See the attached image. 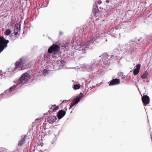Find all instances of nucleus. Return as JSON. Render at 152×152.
Instances as JSON below:
<instances>
[{"label": "nucleus", "instance_id": "obj_1", "mask_svg": "<svg viewBox=\"0 0 152 152\" xmlns=\"http://www.w3.org/2000/svg\"><path fill=\"white\" fill-rule=\"evenodd\" d=\"M27 59L25 58H20L19 61L16 62L14 71L18 72V71L29 68L30 66V64L27 63Z\"/></svg>", "mask_w": 152, "mask_h": 152}, {"label": "nucleus", "instance_id": "obj_2", "mask_svg": "<svg viewBox=\"0 0 152 152\" xmlns=\"http://www.w3.org/2000/svg\"><path fill=\"white\" fill-rule=\"evenodd\" d=\"M104 34L103 31L96 32L94 34L91 35L88 34L89 36L88 38V42H89L90 44H95L96 42V40L99 37H104Z\"/></svg>", "mask_w": 152, "mask_h": 152}, {"label": "nucleus", "instance_id": "obj_3", "mask_svg": "<svg viewBox=\"0 0 152 152\" xmlns=\"http://www.w3.org/2000/svg\"><path fill=\"white\" fill-rule=\"evenodd\" d=\"M89 42H88V40L87 42H83L80 43V42L78 41V40L77 41H76L73 43L72 47H74V48L76 50H85L88 46L90 45ZM85 50L83 51V53L85 52Z\"/></svg>", "mask_w": 152, "mask_h": 152}, {"label": "nucleus", "instance_id": "obj_4", "mask_svg": "<svg viewBox=\"0 0 152 152\" xmlns=\"http://www.w3.org/2000/svg\"><path fill=\"white\" fill-rule=\"evenodd\" d=\"M137 45V43L134 41H130L126 46H127V48L126 50V52L129 54H134L136 51V46Z\"/></svg>", "mask_w": 152, "mask_h": 152}, {"label": "nucleus", "instance_id": "obj_5", "mask_svg": "<svg viewBox=\"0 0 152 152\" xmlns=\"http://www.w3.org/2000/svg\"><path fill=\"white\" fill-rule=\"evenodd\" d=\"M102 56V59L99 61L101 64L104 66H106L109 65L111 61L109 58H108V56L107 54L105 53L102 54L101 56H99V58Z\"/></svg>", "mask_w": 152, "mask_h": 152}, {"label": "nucleus", "instance_id": "obj_6", "mask_svg": "<svg viewBox=\"0 0 152 152\" xmlns=\"http://www.w3.org/2000/svg\"><path fill=\"white\" fill-rule=\"evenodd\" d=\"M15 83L16 84H14L13 86L11 87L9 90L5 91L3 94H1V96H2L4 98L12 94V92L14 90L16 87L19 85L17 81H16Z\"/></svg>", "mask_w": 152, "mask_h": 152}, {"label": "nucleus", "instance_id": "obj_7", "mask_svg": "<svg viewBox=\"0 0 152 152\" xmlns=\"http://www.w3.org/2000/svg\"><path fill=\"white\" fill-rule=\"evenodd\" d=\"M30 75L27 73L23 74L20 77V79L16 81L19 84H24L29 79Z\"/></svg>", "mask_w": 152, "mask_h": 152}, {"label": "nucleus", "instance_id": "obj_8", "mask_svg": "<svg viewBox=\"0 0 152 152\" xmlns=\"http://www.w3.org/2000/svg\"><path fill=\"white\" fill-rule=\"evenodd\" d=\"M97 63L96 61H93L91 64L86 65L85 68L88 72L96 71L97 67Z\"/></svg>", "mask_w": 152, "mask_h": 152}, {"label": "nucleus", "instance_id": "obj_9", "mask_svg": "<svg viewBox=\"0 0 152 152\" xmlns=\"http://www.w3.org/2000/svg\"><path fill=\"white\" fill-rule=\"evenodd\" d=\"M9 42L8 40H6L3 37H0V53L7 47V44Z\"/></svg>", "mask_w": 152, "mask_h": 152}, {"label": "nucleus", "instance_id": "obj_10", "mask_svg": "<svg viewBox=\"0 0 152 152\" xmlns=\"http://www.w3.org/2000/svg\"><path fill=\"white\" fill-rule=\"evenodd\" d=\"M83 96V94L80 93L75 98H74L72 102L71 103L70 105V108L74 106L77 104L82 99Z\"/></svg>", "mask_w": 152, "mask_h": 152}, {"label": "nucleus", "instance_id": "obj_11", "mask_svg": "<svg viewBox=\"0 0 152 152\" xmlns=\"http://www.w3.org/2000/svg\"><path fill=\"white\" fill-rule=\"evenodd\" d=\"M59 50V46L57 45L53 44L48 49V53H55Z\"/></svg>", "mask_w": 152, "mask_h": 152}, {"label": "nucleus", "instance_id": "obj_12", "mask_svg": "<svg viewBox=\"0 0 152 152\" xmlns=\"http://www.w3.org/2000/svg\"><path fill=\"white\" fill-rule=\"evenodd\" d=\"M84 28H77L75 36L77 37H80L83 34H84L85 35H86V33L84 31Z\"/></svg>", "mask_w": 152, "mask_h": 152}, {"label": "nucleus", "instance_id": "obj_13", "mask_svg": "<svg viewBox=\"0 0 152 152\" xmlns=\"http://www.w3.org/2000/svg\"><path fill=\"white\" fill-rule=\"evenodd\" d=\"M110 29L109 31L110 35L113 37H116L117 35L116 33V31L120 28V27L118 26H116L115 28H111V27H110Z\"/></svg>", "mask_w": 152, "mask_h": 152}, {"label": "nucleus", "instance_id": "obj_14", "mask_svg": "<svg viewBox=\"0 0 152 152\" xmlns=\"http://www.w3.org/2000/svg\"><path fill=\"white\" fill-rule=\"evenodd\" d=\"M142 99L145 106H146V105L149 104V96L147 95L144 96L142 97Z\"/></svg>", "mask_w": 152, "mask_h": 152}, {"label": "nucleus", "instance_id": "obj_15", "mask_svg": "<svg viewBox=\"0 0 152 152\" xmlns=\"http://www.w3.org/2000/svg\"><path fill=\"white\" fill-rule=\"evenodd\" d=\"M20 25L18 24H16L14 28V34L15 35H18L20 32Z\"/></svg>", "mask_w": 152, "mask_h": 152}, {"label": "nucleus", "instance_id": "obj_16", "mask_svg": "<svg viewBox=\"0 0 152 152\" xmlns=\"http://www.w3.org/2000/svg\"><path fill=\"white\" fill-rule=\"evenodd\" d=\"M66 112L62 110H59L57 114V117L59 119H60L65 115Z\"/></svg>", "mask_w": 152, "mask_h": 152}, {"label": "nucleus", "instance_id": "obj_17", "mask_svg": "<svg viewBox=\"0 0 152 152\" xmlns=\"http://www.w3.org/2000/svg\"><path fill=\"white\" fill-rule=\"evenodd\" d=\"M69 40H66V41H64L62 42L60 45V47H61L64 48H65L67 49L68 48V45L69 44Z\"/></svg>", "mask_w": 152, "mask_h": 152}, {"label": "nucleus", "instance_id": "obj_18", "mask_svg": "<svg viewBox=\"0 0 152 152\" xmlns=\"http://www.w3.org/2000/svg\"><path fill=\"white\" fill-rule=\"evenodd\" d=\"M141 66V65L140 64H137L136 66V68L133 71V74L135 75H137L139 73L140 68Z\"/></svg>", "mask_w": 152, "mask_h": 152}, {"label": "nucleus", "instance_id": "obj_19", "mask_svg": "<svg viewBox=\"0 0 152 152\" xmlns=\"http://www.w3.org/2000/svg\"><path fill=\"white\" fill-rule=\"evenodd\" d=\"M56 119V116L51 115L48 117L47 120L50 123H52L55 122Z\"/></svg>", "mask_w": 152, "mask_h": 152}, {"label": "nucleus", "instance_id": "obj_20", "mask_svg": "<svg viewBox=\"0 0 152 152\" xmlns=\"http://www.w3.org/2000/svg\"><path fill=\"white\" fill-rule=\"evenodd\" d=\"M120 83V80L118 79H115L113 80L109 84L110 86L118 84Z\"/></svg>", "mask_w": 152, "mask_h": 152}, {"label": "nucleus", "instance_id": "obj_21", "mask_svg": "<svg viewBox=\"0 0 152 152\" xmlns=\"http://www.w3.org/2000/svg\"><path fill=\"white\" fill-rule=\"evenodd\" d=\"M96 4H95L94 5L93 9V11L94 14L96 15L98 14L99 13V10Z\"/></svg>", "mask_w": 152, "mask_h": 152}, {"label": "nucleus", "instance_id": "obj_22", "mask_svg": "<svg viewBox=\"0 0 152 152\" xmlns=\"http://www.w3.org/2000/svg\"><path fill=\"white\" fill-rule=\"evenodd\" d=\"M25 136H22L21 139L20 140L18 144L19 146L22 145L25 142Z\"/></svg>", "mask_w": 152, "mask_h": 152}, {"label": "nucleus", "instance_id": "obj_23", "mask_svg": "<svg viewBox=\"0 0 152 152\" xmlns=\"http://www.w3.org/2000/svg\"><path fill=\"white\" fill-rule=\"evenodd\" d=\"M39 4H41V7H46L48 6V2L45 0V1H44L40 2Z\"/></svg>", "mask_w": 152, "mask_h": 152}, {"label": "nucleus", "instance_id": "obj_24", "mask_svg": "<svg viewBox=\"0 0 152 152\" xmlns=\"http://www.w3.org/2000/svg\"><path fill=\"white\" fill-rule=\"evenodd\" d=\"M148 75V72L147 71H146L141 76V78L143 79H146Z\"/></svg>", "mask_w": 152, "mask_h": 152}, {"label": "nucleus", "instance_id": "obj_25", "mask_svg": "<svg viewBox=\"0 0 152 152\" xmlns=\"http://www.w3.org/2000/svg\"><path fill=\"white\" fill-rule=\"evenodd\" d=\"M50 53H47L44 55L43 56V59L45 61H48L50 57Z\"/></svg>", "mask_w": 152, "mask_h": 152}, {"label": "nucleus", "instance_id": "obj_26", "mask_svg": "<svg viewBox=\"0 0 152 152\" xmlns=\"http://www.w3.org/2000/svg\"><path fill=\"white\" fill-rule=\"evenodd\" d=\"M56 105H52L51 107H50V108H52L53 110V112H55L56 110H57L58 108V106L56 107H55L56 106Z\"/></svg>", "mask_w": 152, "mask_h": 152}, {"label": "nucleus", "instance_id": "obj_27", "mask_svg": "<svg viewBox=\"0 0 152 152\" xmlns=\"http://www.w3.org/2000/svg\"><path fill=\"white\" fill-rule=\"evenodd\" d=\"M4 33L5 35H9L11 33V30L9 29H7L5 31Z\"/></svg>", "mask_w": 152, "mask_h": 152}, {"label": "nucleus", "instance_id": "obj_28", "mask_svg": "<svg viewBox=\"0 0 152 152\" xmlns=\"http://www.w3.org/2000/svg\"><path fill=\"white\" fill-rule=\"evenodd\" d=\"M48 71H49L45 69L43 70L42 73L45 76L48 74Z\"/></svg>", "mask_w": 152, "mask_h": 152}, {"label": "nucleus", "instance_id": "obj_29", "mask_svg": "<svg viewBox=\"0 0 152 152\" xmlns=\"http://www.w3.org/2000/svg\"><path fill=\"white\" fill-rule=\"evenodd\" d=\"M80 88V86L78 85L75 84L73 88L74 89L76 90L79 89Z\"/></svg>", "mask_w": 152, "mask_h": 152}, {"label": "nucleus", "instance_id": "obj_30", "mask_svg": "<svg viewBox=\"0 0 152 152\" xmlns=\"http://www.w3.org/2000/svg\"><path fill=\"white\" fill-rule=\"evenodd\" d=\"M60 62L61 63V66H63L65 64V62L63 60H61L60 61Z\"/></svg>", "mask_w": 152, "mask_h": 152}, {"label": "nucleus", "instance_id": "obj_31", "mask_svg": "<svg viewBox=\"0 0 152 152\" xmlns=\"http://www.w3.org/2000/svg\"><path fill=\"white\" fill-rule=\"evenodd\" d=\"M102 1L100 0H99L98 1V4H101L102 3Z\"/></svg>", "mask_w": 152, "mask_h": 152}, {"label": "nucleus", "instance_id": "obj_32", "mask_svg": "<svg viewBox=\"0 0 152 152\" xmlns=\"http://www.w3.org/2000/svg\"><path fill=\"white\" fill-rule=\"evenodd\" d=\"M63 34V33L62 32L60 31V35H62Z\"/></svg>", "mask_w": 152, "mask_h": 152}, {"label": "nucleus", "instance_id": "obj_33", "mask_svg": "<svg viewBox=\"0 0 152 152\" xmlns=\"http://www.w3.org/2000/svg\"><path fill=\"white\" fill-rule=\"evenodd\" d=\"M113 57H114V56H112V57H111V58H113Z\"/></svg>", "mask_w": 152, "mask_h": 152}, {"label": "nucleus", "instance_id": "obj_34", "mask_svg": "<svg viewBox=\"0 0 152 152\" xmlns=\"http://www.w3.org/2000/svg\"><path fill=\"white\" fill-rule=\"evenodd\" d=\"M52 56L53 58H54L55 57L54 56H53V55H52Z\"/></svg>", "mask_w": 152, "mask_h": 152}, {"label": "nucleus", "instance_id": "obj_35", "mask_svg": "<svg viewBox=\"0 0 152 152\" xmlns=\"http://www.w3.org/2000/svg\"><path fill=\"white\" fill-rule=\"evenodd\" d=\"M38 120V119H36V120H35V121H37Z\"/></svg>", "mask_w": 152, "mask_h": 152}, {"label": "nucleus", "instance_id": "obj_36", "mask_svg": "<svg viewBox=\"0 0 152 152\" xmlns=\"http://www.w3.org/2000/svg\"><path fill=\"white\" fill-rule=\"evenodd\" d=\"M64 101H63V102H62V103H63L64 102Z\"/></svg>", "mask_w": 152, "mask_h": 152}, {"label": "nucleus", "instance_id": "obj_37", "mask_svg": "<svg viewBox=\"0 0 152 152\" xmlns=\"http://www.w3.org/2000/svg\"><path fill=\"white\" fill-rule=\"evenodd\" d=\"M40 151L41 152H42V151L41 150H40Z\"/></svg>", "mask_w": 152, "mask_h": 152}, {"label": "nucleus", "instance_id": "obj_38", "mask_svg": "<svg viewBox=\"0 0 152 152\" xmlns=\"http://www.w3.org/2000/svg\"><path fill=\"white\" fill-rule=\"evenodd\" d=\"M50 132V130H49V131H48V132Z\"/></svg>", "mask_w": 152, "mask_h": 152}, {"label": "nucleus", "instance_id": "obj_39", "mask_svg": "<svg viewBox=\"0 0 152 152\" xmlns=\"http://www.w3.org/2000/svg\"><path fill=\"white\" fill-rule=\"evenodd\" d=\"M126 50L127 49H126Z\"/></svg>", "mask_w": 152, "mask_h": 152}]
</instances>
